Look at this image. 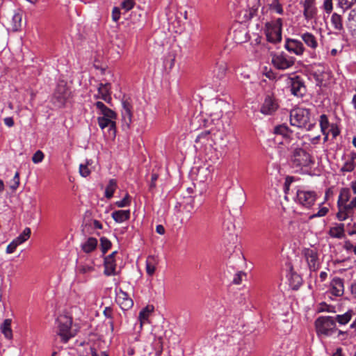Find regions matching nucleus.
Wrapping results in <instances>:
<instances>
[{
  "label": "nucleus",
  "instance_id": "bb28decb",
  "mask_svg": "<svg viewBox=\"0 0 356 356\" xmlns=\"http://www.w3.org/2000/svg\"><path fill=\"white\" fill-rule=\"evenodd\" d=\"M11 319L7 318L3 321L0 326L1 332L3 334L5 337L8 339L13 338V332L11 330Z\"/></svg>",
  "mask_w": 356,
  "mask_h": 356
},
{
  "label": "nucleus",
  "instance_id": "49530a36",
  "mask_svg": "<svg viewBox=\"0 0 356 356\" xmlns=\"http://www.w3.org/2000/svg\"><path fill=\"white\" fill-rule=\"evenodd\" d=\"M135 2L134 0H124L121 3L122 8L129 11L134 8Z\"/></svg>",
  "mask_w": 356,
  "mask_h": 356
},
{
  "label": "nucleus",
  "instance_id": "c85d7f7f",
  "mask_svg": "<svg viewBox=\"0 0 356 356\" xmlns=\"http://www.w3.org/2000/svg\"><path fill=\"white\" fill-rule=\"evenodd\" d=\"M346 26L350 31L356 29V7L351 9L348 13L346 22Z\"/></svg>",
  "mask_w": 356,
  "mask_h": 356
},
{
  "label": "nucleus",
  "instance_id": "7c9ffc66",
  "mask_svg": "<svg viewBox=\"0 0 356 356\" xmlns=\"http://www.w3.org/2000/svg\"><path fill=\"white\" fill-rule=\"evenodd\" d=\"M351 193L348 188H342L337 201V206L348 202L350 198Z\"/></svg>",
  "mask_w": 356,
  "mask_h": 356
},
{
  "label": "nucleus",
  "instance_id": "de8ad7c7",
  "mask_svg": "<svg viewBox=\"0 0 356 356\" xmlns=\"http://www.w3.org/2000/svg\"><path fill=\"white\" fill-rule=\"evenodd\" d=\"M101 114L103 115L102 117L106 118H110V119H112V120L115 119L116 117H117L116 113L113 110L110 109L109 108H107Z\"/></svg>",
  "mask_w": 356,
  "mask_h": 356
},
{
  "label": "nucleus",
  "instance_id": "774afa93",
  "mask_svg": "<svg viewBox=\"0 0 356 356\" xmlns=\"http://www.w3.org/2000/svg\"><path fill=\"white\" fill-rule=\"evenodd\" d=\"M92 224H93L94 228H95V229H101L103 227L102 224L97 220H94L92 222Z\"/></svg>",
  "mask_w": 356,
  "mask_h": 356
},
{
  "label": "nucleus",
  "instance_id": "a18cd8bd",
  "mask_svg": "<svg viewBox=\"0 0 356 356\" xmlns=\"http://www.w3.org/2000/svg\"><path fill=\"white\" fill-rule=\"evenodd\" d=\"M209 131H204L202 132L197 136L195 139V143H205L207 140H209Z\"/></svg>",
  "mask_w": 356,
  "mask_h": 356
},
{
  "label": "nucleus",
  "instance_id": "9d476101",
  "mask_svg": "<svg viewBox=\"0 0 356 356\" xmlns=\"http://www.w3.org/2000/svg\"><path fill=\"white\" fill-rule=\"evenodd\" d=\"M338 212L337 213V218L340 221L346 220L350 214H351L356 208V196L350 201V203L345 202L340 206H337Z\"/></svg>",
  "mask_w": 356,
  "mask_h": 356
},
{
  "label": "nucleus",
  "instance_id": "f8f14e48",
  "mask_svg": "<svg viewBox=\"0 0 356 356\" xmlns=\"http://www.w3.org/2000/svg\"><path fill=\"white\" fill-rule=\"evenodd\" d=\"M111 84L110 83H100L98 86V93L95 95V99H102L106 103L110 104L111 97Z\"/></svg>",
  "mask_w": 356,
  "mask_h": 356
},
{
  "label": "nucleus",
  "instance_id": "6e6d98bb",
  "mask_svg": "<svg viewBox=\"0 0 356 356\" xmlns=\"http://www.w3.org/2000/svg\"><path fill=\"white\" fill-rule=\"evenodd\" d=\"M156 345L159 346V349L156 351V355L160 356L163 350V341L162 338L159 337L155 341Z\"/></svg>",
  "mask_w": 356,
  "mask_h": 356
},
{
  "label": "nucleus",
  "instance_id": "79ce46f5",
  "mask_svg": "<svg viewBox=\"0 0 356 356\" xmlns=\"http://www.w3.org/2000/svg\"><path fill=\"white\" fill-rule=\"evenodd\" d=\"M130 204H131V200H130V196L128 193H126L124 197L122 200L117 201L115 202V205L118 207H120V208L128 207L130 205Z\"/></svg>",
  "mask_w": 356,
  "mask_h": 356
},
{
  "label": "nucleus",
  "instance_id": "3c124183",
  "mask_svg": "<svg viewBox=\"0 0 356 356\" xmlns=\"http://www.w3.org/2000/svg\"><path fill=\"white\" fill-rule=\"evenodd\" d=\"M329 134H331L332 138H336L340 134L339 129L336 124H333L331 127L328 129Z\"/></svg>",
  "mask_w": 356,
  "mask_h": 356
},
{
  "label": "nucleus",
  "instance_id": "1a4fd4ad",
  "mask_svg": "<svg viewBox=\"0 0 356 356\" xmlns=\"http://www.w3.org/2000/svg\"><path fill=\"white\" fill-rule=\"evenodd\" d=\"M303 256L311 271H316L319 268V261L316 250L311 248H305L302 250Z\"/></svg>",
  "mask_w": 356,
  "mask_h": 356
},
{
  "label": "nucleus",
  "instance_id": "2f4dec72",
  "mask_svg": "<svg viewBox=\"0 0 356 356\" xmlns=\"http://www.w3.org/2000/svg\"><path fill=\"white\" fill-rule=\"evenodd\" d=\"M156 260L154 256H149L146 260V271L147 273L152 276L156 270Z\"/></svg>",
  "mask_w": 356,
  "mask_h": 356
},
{
  "label": "nucleus",
  "instance_id": "7ed1b4c3",
  "mask_svg": "<svg viewBox=\"0 0 356 356\" xmlns=\"http://www.w3.org/2000/svg\"><path fill=\"white\" fill-rule=\"evenodd\" d=\"M56 332L60 337L63 343H67L71 338L75 336V332L72 330V318L67 315H60L56 321Z\"/></svg>",
  "mask_w": 356,
  "mask_h": 356
},
{
  "label": "nucleus",
  "instance_id": "4468645a",
  "mask_svg": "<svg viewBox=\"0 0 356 356\" xmlns=\"http://www.w3.org/2000/svg\"><path fill=\"white\" fill-rule=\"evenodd\" d=\"M116 302L122 310L127 311L134 305V301L129 295L122 289L117 293Z\"/></svg>",
  "mask_w": 356,
  "mask_h": 356
},
{
  "label": "nucleus",
  "instance_id": "37998d69",
  "mask_svg": "<svg viewBox=\"0 0 356 356\" xmlns=\"http://www.w3.org/2000/svg\"><path fill=\"white\" fill-rule=\"evenodd\" d=\"M19 185V173L16 172L14 177L10 181V187L13 191H15Z\"/></svg>",
  "mask_w": 356,
  "mask_h": 356
},
{
  "label": "nucleus",
  "instance_id": "f257e3e1",
  "mask_svg": "<svg viewBox=\"0 0 356 356\" xmlns=\"http://www.w3.org/2000/svg\"><path fill=\"white\" fill-rule=\"evenodd\" d=\"M290 123L292 126L310 131L316 125L311 118V112L308 108H296L290 112Z\"/></svg>",
  "mask_w": 356,
  "mask_h": 356
},
{
  "label": "nucleus",
  "instance_id": "338daca9",
  "mask_svg": "<svg viewBox=\"0 0 356 356\" xmlns=\"http://www.w3.org/2000/svg\"><path fill=\"white\" fill-rule=\"evenodd\" d=\"M350 289L352 295L356 298V282L351 284Z\"/></svg>",
  "mask_w": 356,
  "mask_h": 356
},
{
  "label": "nucleus",
  "instance_id": "f03ea898",
  "mask_svg": "<svg viewBox=\"0 0 356 356\" xmlns=\"http://www.w3.org/2000/svg\"><path fill=\"white\" fill-rule=\"evenodd\" d=\"M313 156L302 147L294 148L291 154L290 164L292 168L297 170H302L303 168H308L314 165Z\"/></svg>",
  "mask_w": 356,
  "mask_h": 356
},
{
  "label": "nucleus",
  "instance_id": "20e7f679",
  "mask_svg": "<svg viewBox=\"0 0 356 356\" xmlns=\"http://www.w3.org/2000/svg\"><path fill=\"white\" fill-rule=\"evenodd\" d=\"M315 327L318 335L330 336L337 330L335 320L332 316H319L315 321Z\"/></svg>",
  "mask_w": 356,
  "mask_h": 356
},
{
  "label": "nucleus",
  "instance_id": "4be33fe9",
  "mask_svg": "<svg viewBox=\"0 0 356 356\" xmlns=\"http://www.w3.org/2000/svg\"><path fill=\"white\" fill-rule=\"evenodd\" d=\"M104 274L107 276L115 275L116 263L111 257H106L104 261Z\"/></svg>",
  "mask_w": 356,
  "mask_h": 356
},
{
  "label": "nucleus",
  "instance_id": "a19ab883",
  "mask_svg": "<svg viewBox=\"0 0 356 356\" xmlns=\"http://www.w3.org/2000/svg\"><path fill=\"white\" fill-rule=\"evenodd\" d=\"M356 3V0H339L338 6L344 10L349 9Z\"/></svg>",
  "mask_w": 356,
  "mask_h": 356
},
{
  "label": "nucleus",
  "instance_id": "c9c22d12",
  "mask_svg": "<svg viewBox=\"0 0 356 356\" xmlns=\"http://www.w3.org/2000/svg\"><path fill=\"white\" fill-rule=\"evenodd\" d=\"M319 124L322 134H325V131H328V129L332 125V124L330 123L328 118L325 114H322L320 116Z\"/></svg>",
  "mask_w": 356,
  "mask_h": 356
},
{
  "label": "nucleus",
  "instance_id": "864d4df0",
  "mask_svg": "<svg viewBox=\"0 0 356 356\" xmlns=\"http://www.w3.org/2000/svg\"><path fill=\"white\" fill-rule=\"evenodd\" d=\"M323 9L327 14L331 13L333 10L332 0H325L323 3Z\"/></svg>",
  "mask_w": 356,
  "mask_h": 356
},
{
  "label": "nucleus",
  "instance_id": "0eeeda50",
  "mask_svg": "<svg viewBox=\"0 0 356 356\" xmlns=\"http://www.w3.org/2000/svg\"><path fill=\"white\" fill-rule=\"evenodd\" d=\"M272 63L277 69L284 70L294 65L295 58L282 52L273 56Z\"/></svg>",
  "mask_w": 356,
  "mask_h": 356
},
{
  "label": "nucleus",
  "instance_id": "13d9d810",
  "mask_svg": "<svg viewBox=\"0 0 356 356\" xmlns=\"http://www.w3.org/2000/svg\"><path fill=\"white\" fill-rule=\"evenodd\" d=\"M120 17V9L117 7L113 8L112 12V19L114 22H118V20Z\"/></svg>",
  "mask_w": 356,
  "mask_h": 356
},
{
  "label": "nucleus",
  "instance_id": "72a5a7b5",
  "mask_svg": "<svg viewBox=\"0 0 356 356\" xmlns=\"http://www.w3.org/2000/svg\"><path fill=\"white\" fill-rule=\"evenodd\" d=\"M352 316L353 311L349 310L343 314L337 315L334 319L335 320V323L338 322L340 325H346L350 321Z\"/></svg>",
  "mask_w": 356,
  "mask_h": 356
},
{
  "label": "nucleus",
  "instance_id": "c03bdc74",
  "mask_svg": "<svg viewBox=\"0 0 356 356\" xmlns=\"http://www.w3.org/2000/svg\"><path fill=\"white\" fill-rule=\"evenodd\" d=\"M44 154L41 150L36 151L32 156V161L34 163H39L44 159Z\"/></svg>",
  "mask_w": 356,
  "mask_h": 356
},
{
  "label": "nucleus",
  "instance_id": "423d86ee",
  "mask_svg": "<svg viewBox=\"0 0 356 356\" xmlns=\"http://www.w3.org/2000/svg\"><path fill=\"white\" fill-rule=\"evenodd\" d=\"M70 96V90L65 83L61 82L57 85L52 99L54 104L60 107L65 105Z\"/></svg>",
  "mask_w": 356,
  "mask_h": 356
},
{
  "label": "nucleus",
  "instance_id": "0e129e2a",
  "mask_svg": "<svg viewBox=\"0 0 356 356\" xmlns=\"http://www.w3.org/2000/svg\"><path fill=\"white\" fill-rule=\"evenodd\" d=\"M3 121L5 124L8 127H12L14 125V120L13 118L11 117L4 118Z\"/></svg>",
  "mask_w": 356,
  "mask_h": 356
},
{
  "label": "nucleus",
  "instance_id": "473e14b6",
  "mask_svg": "<svg viewBox=\"0 0 356 356\" xmlns=\"http://www.w3.org/2000/svg\"><path fill=\"white\" fill-rule=\"evenodd\" d=\"M117 188V181L115 179H110L108 184L105 189V197L107 199H111Z\"/></svg>",
  "mask_w": 356,
  "mask_h": 356
},
{
  "label": "nucleus",
  "instance_id": "5701e85b",
  "mask_svg": "<svg viewBox=\"0 0 356 356\" xmlns=\"http://www.w3.org/2000/svg\"><path fill=\"white\" fill-rule=\"evenodd\" d=\"M331 24L334 29L339 33L344 32L343 17L341 15L334 13L331 16Z\"/></svg>",
  "mask_w": 356,
  "mask_h": 356
},
{
  "label": "nucleus",
  "instance_id": "a211bd4d",
  "mask_svg": "<svg viewBox=\"0 0 356 356\" xmlns=\"http://www.w3.org/2000/svg\"><path fill=\"white\" fill-rule=\"evenodd\" d=\"M129 99V98L124 97L122 102L123 108L122 111V120L127 125L131 122L132 118V105Z\"/></svg>",
  "mask_w": 356,
  "mask_h": 356
},
{
  "label": "nucleus",
  "instance_id": "4d7b16f0",
  "mask_svg": "<svg viewBox=\"0 0 356 356\" xmlns=\"http://www.w3.org/2000/svg\"><path fill=\"white\" fill-rule=\"evenodd\" d=\"M19 245H17V243L13 240L8 246H7V248H6V253L8 254H11V253H13L17 247Z\"/></svg>",
  "mask_w": 356,
  "mask_h": 356
},
{
  "label": "nucleus",
  "instance_id": "f3484780",
  "mask_svg": "<svg viewBox=\"0 0 356 356\" xmlns=\"http://www.w3.org/2000/svg\"><path fill=\"white\" fill-rule=\"evenodd\" d=\"M285 48L289 52L298 56L302 55L305 49L302 42L295 39H287L285 43Z\"/></svg>",
  "mask_w": 356,
  "mask_h": 356
},
{
  "label": "nucleus",
  "instance_id": "c756f323",
  "mask_svg": "<svg viewBox=\"0 0 356 356\" xmlns=\"http://www.w3.org/2000/svg\"><path fill=\"white\" fill-rule=\"evenodd\" d=\"M153 306L148 305L140 312L138 319L140 322V327L146 321H148L149 316L150 313L153 311Z\"/></svg>",
  "mask_w": 356,
  "mask_h": 356
},
{
  "label": "nucleus",
  "instance_id": "bf43d9fd",
  "mask_svg": "<svg viewBox=\"0 0 356 356\" xmlns=\"http://www.w3.org/2000/svg\"><path fill=\"white\" fill-rule=\"evenodd\" d=\"M175 59V56H173L172 58H166L164 60L165 67H168L169 69H171L174 65Z\"/></svg>",
  "mask_w": 356,
  "mask_h": 356
},
{
  "label": "nucleus",
  "instance_id": "58836bf2",
  "mask_svg": "<svg viewBox=\"0 0 356 356\" xmlns=\"http://www.w3.org/2000/svg\"><path fill=\"white\" fill-rule=\"evenodd\" d=\"M112 243L110 240L103 236L100 238V248L102 253L104 254L111 248Z\"/></svg>",
  "mask_w": 356,
  "mask_h": 356
},
{
  "label": "nucleus",
  "instance_id": "a878e982",
  "mask_svg": "<svg viewBox=\"0 0 356 356\" xmlns=\"http://www.w3.org/2000/svg\"><path fill=\"white\" fill-rule=\"evenodd\" d=\"M22 14L15 13L13 16L8 30H10L13 32L19 31L22 28Z\"/></svg>",
  "mask_w": 356,
  "mask_h": 356
},
{
  "label": "nucleus",
  "instance_id": "e2e57ef3",
  "mask_svg": "<svg viewBox=\"0 0 356 356\" xmlns=\"http://www.w3.org/2000/svg\"><path fill=\"white\" fill-rule=\"evenodd\" d=\"M95 106L97 107V109H99L102 113L104 112V111H105L108 107L104 105V103H102V102H97L95 104Z\"/></svg>",
  "mask_w": 356,
  "mask_h": 356
},
{
  "label": "nucleus",
  "instance_id": "5fc2aeb1",
  "mask_svg": "<svg viewBox=\"0 0 356 356\" xmlns=\"http://www.w3.org/2000/svg\"><path fill=\"white\" fill-rule=\"evenodd\" d=\"M245 274L241 271L237 273L234 279H233V284H240L242 282V276L245 275Z\"/></svg>",
  "mask_w": 356,
  "mask_h": 356
},
{
  "label": "nucleus",
  "instance_id": "412c9836",
  "mask_svg": "<svg viewBox=\"0 0 356 356\" xmlns=\"http://www.w3.org/2000/svg\"><path fill=\"white\" fill-rule=\"evenodd\" d=\"M356 160V152H352L348 155V159L344 163L341 167L340 171L342 172H350L354 170L355 164V161Z\"/></svg>",
  "mask_w": 356,
  "mask_h": 356
},
{
  "label": "nucleus",
  "instance_id": "ea45409f",
  "mask_svg": "<svg viewBox=\"0 0 356 356\" xmlns=\"http://www.w3.org/2000/svg\"><path fill=\"white\" fill-rule=\"evenodd\" d=\"M269 8L275 11L277 13L282 15L284 12L282 5L278 0H273L269 4Z\"/></svg>",
  "mask_w": 356,
  "mask_h": 356
},
{
  "label": "nucleus",
  "instance_id": "2eb2a0df",
  "mask_svg": "<svg viewBox=\"0 0 356 356\" xmlns=\"http://www.w3.org/2000/svg\"><path fill=\"white\" fill-rule=\"evenodd\" d=\"M300 4L303 6V15L306 20L309 21L316 16L317 9L315 6V0H304Z\"/></svg>",
  "mask_w": 356,
  "mask_h": 356
},
{
  "label": "nucleus",
  "instance_id": "680f3d73",
  "mask_svg": "<svg viewBox=\"0 0 356 356\" xmlns=\"http://www.w3.org/2000/svg\"><path fill=\"white\" fill-rule=\"evenodd\" d=\"M104 316L108 318H112L113 317V310L111 307H106L104 310Z\"/></svg>",
  "mask_w": 356,
  "mask_h": 356
},
{
  "label": "nucleus",
  "instance_id": "ddd939ff",
  "mask_svg": "<svg viewBox=\"0 0 356 356\" xmlns=\"http://www.w3.org/2000/svg\"><path fill=\"white\" fill-rule=\"evenodd\" d=\"M278 108L276 99L270 95H267L261 106L260 111L264 115H272Z\"/></svg>",
  "mask_w": 356,
  "mask_h": 356
},
{
  "label": "nucleus",
  "instance_id": "e433bc0d",
  "mask_svg": "<svg viewBox=\"0 0 356 356\" xmlns=\"http://www.w3.org/2000/svg\"><path fill=\"white\" fill-rule=\"evenodd\" d=\"M227 70V65L225 62H221L217 64V66L214 70L216 75L219 78H223Z\"/></svg>",
  "mask_w": 356,
  "mask_h": 356
},
{
  "label": "nucleus",
  "instance_id": "f704fd0d",
  "mask_svg": "<svg viewBox=\"0 0 356 356\" xmlns=\"http://www.w3.org/2000/svg\"><path fill=\"white\" fill-rule=\"evenodd\" d=\"M31 231L29 227H26L22 233H21L14 241L17 243V245H21L22 243L26 241L31 236Z\"/></svg>",
  "mask_w": 356,
  "mask_h": 356
},
{
  "label": "nucleus",
  "instance_id": "6ab92c4d",
  "mask_svg": "<svg viewBox=\"0 0 356 356\" xmlns=\"http://www.w3.org/2000/svg\"><path fill=\"white\" fill-rule=\"evenodd\" d=\"M97 122L99 127L102 129H104L106 127H108L109 131L112 132V134L114 136H115L116 123L113 120L104 117H98Z\"/></svg>",
  "mask_w": 356,
  "mask_h": 356
},
{
  "label": "nucleus",
  "instance_id": "052dcab7",
  "mask_svg": "<svg viewBox=\"0 0 356 356\" xmlns=\"http://www.w3.org/2000/svg\"><path fill=\"white\" fill-rule=\"evenodd\" d=\"M158 175L156 173H153L151 177V183L149 184V188H154L156 187V181L158 179Z\"/></svg>",
  "mask_w": 356,
  "mask_h": 356
},
{
  "label": "nucleus",
  "instance_id": "09e8293b",
  "mask_svg": "<svg viewBox=\"0 0 356 356\" xmlns=\"http://www.w3.org/2000/svg\"><path fill=\"white\" fill-rule=\"evenodd\" d=\"M94 270H95V268L92 266L83 265V266H80L79 268V273H82V274L92 273Z\"/></svg>",
  "mask_w": 356,
  "mask_h": 356
},
{
  "label": "nucleus",
  "instance_id": "69168bd1",
  "mask_svg": "<svg viewBox=\"0 0 356 356\" xmlns=\"http://www.w3.org/2000/svg\"><path fill=\"white\" fill-rule=\"evenodd\" d=\"M156 231L159 234H164L165 228L162 225H158L156 227Z\"/></svg>",
  "mask_w": 356,
  "mask_h": 356
},
{
  "label": "nucleus",
  "instance_id": "b1692460",
  "mask_svg": "<svg viewBox=\"0 0 356 356\" xmlns=\"http://www.w3.org/2000/svg\"><path fill=\"white\" fill-rule=\"evenodd\" d=\"M113 219L118 223L123 222L130 218L129 210H118L111 213Z\"/></svg>",
  "mask_w": 356,
  "mask_h": 356
},
{
  "label": "nucleus",
  "instance_id": "dca6fc26",
  "mask_svg": "<svg viewBox=\"0 0 356 356\" xmlns=\"http://www.w3.org/2000/svg\"><path fill=\"white\" fill-rule=\"evenodd\" d=\"M330 293L337 297H341L344 293V280L340 277H334L330 282Z\"/></svg>",
  "mask_w": 356,
  "mask_h": 356
},
{
  "label": "nucleus",
  "instance_id": "9b49d317",
  "mask_svg": "<svg viewBox=\"0 0 356 356\" xmlns=\"http://www.w3.org/2000/svg\"><path fill=\"white\" fill-rule=\"evenodd\" d=\"M291 92L297 97H302L306 92V87L302 79L299 76L290 78Z\"/></svg>",
  "mask_w": 356,
  "mask_h": 356
},
{
  "label": "nucleus",
  "instance_id": "4c0bfd02",
  "mask_svg": "<svg viewBox=\"0 0 356 356\" xmlns=\"http://www.w3.org/2000/svg\"><path fill=\"white\" fill-rule=\"evenodd\" d=\"M274 133L282 135L284 137H288L289 136L290 131L287 126L281 124L275 127Z\"/></svg>",
  "mask_w": 356,
  "mask_h": 356
},
{
  "label": "nucleus",
  "instance_id": "603ef678",
  "mask_svg": "<svg viewBox=\"0 0 356 356\" xmlns=\"http://www.w3.org/2000/svg\"><path fill=\"white\" fill-rule=\"evenodd\" d=\"M79 172L82 177H86L90 174V170L87 165L81 164L79 166Z\"/></svg>",
  "mask_w": 356,
  "mask_h": 356
},
{
  "label": "nucleus",
  "instance_id": "cd10ccee",
  "mask_svg": "<svg viewBox=\"0 0 356 356\" xmlns=\"http://www.w3.org/2000/svg\"><path fill=\"white\" fill-rule=\"evenodd\" d=\"M329 234L332 238H342L344 236V224L340 223L335 227H331Z\"/></svg>",
  "mask_w": 356,
  "mask_h": 356
},
{
  "label": "nucleus",
  "instance_id": "aec40b11",
  "mask_svg": "<svg viewBox=\"0 0 356 356\" xmlns=\"http://www.w3.org/2000/svg\"><path fill=\"white\" fill-rule=\"evenodd\" d=\"M97 239L95 237H89L88 239L81 243V248L85 253H90L96 250L97 247Z\"/></svg>",
  "mask_w": 356,
  "mask_h": 356
},
{
  "label": "nucleus",
  "instance_id": "393cba45",
  "mask_svg": "<svg viewBox=\"0 0 356 356\" xmlns=\"http://www.w3.org/2000/svg\"><path fill=\"white\" fill-rule=\"evenodd\" d=\"M301 38L307 46L316 49L318 47V41L316 38L311 33L306 32L301 35Z\"/></svg>",
  "mask_w": 356,
  "mask_h": 356
},
{
  "label": "nucleus",
  "instance_id": "6e6552de",
  "mask_svg": "<svg viewBox=\"0 0 356 356\" xmlns=\"http://www.w3.org/2000/svg\"><path fill=\"white\" fill-rule=\"evenodd\" d=\"M316 200V194L314 191L298 190L296 193V201L302 206L310 208Z\"/></svg>",
  "mask_w": 356,
  "mask_h": 356
},
{
  "label": "nucleus",
  "instance_id": "8fccbe9b",
  "mask_svg": "<svg viewBox=\"0 0 356 356\" xmlns=\"http://www.w3.org/2000/svg\"><path fill=\"white\" fill-rule=\"evenodd\" d=\"M328 211V208L325 207H321L316 213H314L313 215L310 216L309 218L312 219L316 217L325 216L327 213Z\"/></svg>",
  "mask_w": 356,
  "mask_h": 356
},
{
  "label": "nucleus",
  "instance_id": "39448f33",
  "mask_svg": "<svg viewBox=\"0 0 356 356\" xmlns=\"http://www.w3.org/2000/svg\"><path fill=\"white\" fill-rule=\"evenodd\" d=\"M282 19L277 18L275 21L266 23V36L267 40L272 43H277L282 40Z\"/></svg>",
  "mask_w": 356,
  "mask_h": 356
}]
</instances>
